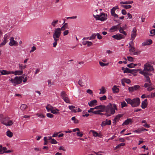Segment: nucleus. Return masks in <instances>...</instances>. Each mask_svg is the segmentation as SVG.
I'll return each mask as SVG.
<instances>
[{
  "label": "nucleus",
  "mask_w": 155,
  "mask_h": 155,
  "mask_svg": "<svg viewBox=\"0 0 155 155\" xmlns=\"http://www.w3.org/2000/svg\"><path fill=\"white\" fill-rule=\"evenodd\" d=\"M59 110L57 109H54L53 108L51 110V112L52 113L54 114H59Z\"/></svg>",
  "instance_id": "20"
},
{
  "label": "nucleus",
  "mask_w": 155,
  "mask_h": 155,
  "mask_svg": "<svg viewBox=\"0 0 155 155\" xmlns=\"http://www.w3.org/2000/svg\"><path fill=\"white\" fill-rule=\"evenodd\" d=\"M52 137L51 136H49L48 137H44V141H45V140H50L51 141L52 139Z\"/></svg>",
  "instance_id": "40"
},
{
  "label": "nucleus",
  "mask_w": 155,
  "mask_h": 155,
  "mask_svg": "<svg viewBox=\"0 0 155 155\" xmlns=\"http://www.w3.org/2000/svg\"><path fill=\"white\" fill-rule=\"evenodd\" d=\"M152 43V41L151 40V39H149L147 41L146 43H144V45H149Z\"/></svg>",
  "instance_id": "41"
},
{
  "label": "nucleus",
  "mask_w": 155,
  "mask_h": 155,
  "mask_svg": "<svg viewBox=\"0 0 155 155\" xmlns=\"http://www.w3.org/2000/svg\"><path fill=\"white\" fill-rule=\"evenodd\" d=\"M61 98L64 101L67 103H70V100L68 97L67 95L64 91H62L61 93Z\"/></svg>",
  "instance_id": "7"
},
{
  "label": "nucleus",
  "mask_w": 155,
  "mask_h": 155,
  "mask_svg": "<svg viewBox=\"0 0 155 155\" xmlns=\"http://www.w3.org/2000/svg\"><path fill=\"white\" fill-rule=\"evenodd\" d=\"M141 70V69H130V73H131L132 74H135L136 73L137 71H140Z\"/></svg>",
  "instance_id": "25"
},
{
  "label": "nucleus",
  "mask_w": 155,
  "mask_h": 155,
  "mask_svg": "<svg viewBox=\"0 0 155 155\" xmlns=\"http://www.w3.org/2000/svg\"><path fill=\"white\" fill-rule=\"evenodd\" d=\"M34 150L36 151H39L41 150V148L39 147H35L34 148Z\"/></svg>",
  "instance_id": "63"
},
{
  "label": "nucleus",
  "mask_w": 155,
  "mask_h": 155,
  "mask_svg": "<svg viewBox=\"0 0 155 155\" xmlns=\"http://www.w3.org/2000/svg\"><path fill=\"white\" fill-rule=\"evenodd\" d=\"M139 87V86L138 85H135L133 87H129L128 88V90L130 92H132L138 89Z\"/></svg>",
  "instance_id": "11"
},
{
  "label": "nucleus",
  "mask_w": 155,
  "mask_h": 155,
  "mask_svg": "<svg viewBox=\"0 0 155 155\" xmlns=\"http://www.w3.org/2000/svg\"><path fill=\"white\" fill-rule=\"evenodd\" d=\"M47 117L51 118H52L54 117V115L50 113H47Z\"/></svg>",
  "instance_id": "56"
},
{
  "label": "nucleus",
  "mask_w": 155,
  "mask_h": 155,
  "mask_svg": "<svg viewBox=\"0 0 155 155\" xmlns=\"http://www.w3.org/2000/svg\"><path fill=\"white\" fill-rule=\"evenodd\" d=\"M142 132V130L141 128H138L137 130H134L133 132L135 133H136L137 134H140Z\"/></svg>",
  "instance_id": "43"
},
{
  "label": "nucleus",
  "mask_w": 155,
  "mask_h": 155,
  "mask_svg": "<svg viewBox=\"0 0 155 155\" xmlns=\"http://www.w3.org/2000/svg\"><path fill=\"white\" fill-rule=\"evenodd\" d=\"M114 93H117L119 91V89L117 87V86L114 85L112 88Z\"/></svg>",
  "instance_id": "21"
},
{
  "label": "nucleus",
  "mask_w": 155,
  "mask_h": 155,
  "mask_svg": "<svg viewBox=\"0 0 155 155\" xmlns=\"http://www.w3.org/2000/svg\"><path fill=\"white\" fill-rule=\"evenodd\" d=\"M71 120L74 121V123L75 124H77L79 123L78 120L76 119L75 117H72L71 118Z\"/></svg>",
  "instance_id": "44"
},
{
  "label": "nucleus",
  "mask_w": 155,
  "mask_h": 155,
  "mask_svg": "<svg viewBox=\"0 0 155 155\" xmlns=\"http://www.w3.org/2000/svg\"><path fill=\"white\" fill-rule=\"evenodd\" d=\"M36 49V48L35 46H33L31 48V49L30 51V53H32L34 51H35Z\"/></svg>",
  "instance_id": "64"
},
{
  "label": "nucleus",
  "mask_w": 155,
  "mask_h": 155,
  "mask_svg": "<svg viewBox=\"0 0 155 155\" xmlns=\"http://www.w3.org/2000/svg\"><path fill=\"white\" fill-rule=\"evenodd\" d=\"M103 112V110H95L93 111V112H92V113L95 114H101L103 115V114L102 113H100L101 112Z\"/></svg>",
  "instance_id": "28"
},
{
  "label": "nucleus",
  "mask_w": 155,
  "mask_h": 155,
  "mask_svg": "<svg viewBox=\"0 0 155 155\" xmlns=\"http://www.w3.org/2000/svg\"><path fill=\"white\" fill-rule=\"evenodd\" d=\"M137 30L135 28L133 29L132 31L131 34V39L132 40L131 42L130 43L133 42V41L134 40L136 35Z\"/></svg>",
  "instance_id": "10"
},
{
  "label": "nucleus",
  "mask_w": 155,
  "mask_h": 155,
  "mask_svg": "<svg viewBox=\"0 0 155 155\" xmlns=\"http://www.w3.org/2000/svg\"><path fill=\"white\" fill-rule=\"evenodd\" d=\"M50 142L52 144H56L57 143V141L54 139H52L51 141H50Z\"/></svg>",
  "instance_id": "52"
},
{
  "label": "nucleus",
  "mask_w": 155,
  "mask_h": 155,
  "mask_svg": "<svg viewBox=\"0 0 155 155\" xmlns=\"http://www.w3.org/2000/svg\"><path fill=\"white\" fill-rule=\"evenodd\" d=\"M139 73L143 75L145 78V81L147 82H149L150 83L151 82L150 80L149 76H151L152 74L150 73H146L143 72H139Z\"/></svg>",
  "instance_id": "8"
},
{
  "label": "nucleus",
  "mask_w": 155,
  "mask_h": 155,
  "mask_svg": "<svg viewBox=\"0 0 155 155\" xmlns=\"http://www.w3.org/2000/svg\"><path fill=\"white\" fill-rule=\"evenodd\" d=\"M123 7L126 9H129L131 8L132 6L131 5H123Z\"/></svg>",
  "instance_id": "57"
},
{
  "label": "nucleus",
  "mask_w": 155,
  "mask_h": 155,
  "mask_svg": "<svg viewBox=\"0 0 155 155\" xmlns=\"http://www.w3.org/2000/svg\"><path fill=\"white\" fill-rule=\"evenodd\" d=\"M107 15L105 13H101L100 15H94V17L97 20H100L103 21L106 20L107 18Z\"/></svg>",
  "instance_id": "5"
},
{
  "label": "nucleus",
  "mask_w": 155,
  "mask_h": 155,
  "mask_svg": "<svg viewBox=\"0 0 155 155\" xmlns=\"http://www.w3.org/2000/svg\"><path fill=\"white\" fill-rule=\"evenodd\" d=\"M123 81H124L125 83L127 84H129L131 82L130 80L128 79L124 78L123 79Z\"/></svg>",
  "instance_id": "51"
},
{
  "label": "nucleus",
  "mask_w": 155,
  "mask_h": 155,
  "mask_svg": "<svg viewBox=\"0 0 155 155\" xmlns=\"http://www.w3.org/2000/svg\"><path fill=\"white\" fill-rule=\"evenodd\" d=\"M121 108H123L124 107H127V104L125 101H123L121 103Z\"/></svg>",
  "instance_id": "34"
},
{
  "label": "nucleus",
  "mask_w": 155,
  "mask_h": 155,
  "mask_svg": "<svg viewBox=\"0 0 155 155\" xmlns=\"http://www.w3.org/2000/svg\"><path fill=\"white\" fill-rule=\"evenodd\" d=\"M125 101L128 104H130L132 107H138L140 103V100L139 98L136 97L131 99L129 98L125 99Z\"/></svg>",
  "instance_id": "2"
},
{
  "label": "nucleus",
  "mask_w": 155,
  "mask_h": 155,
  "mask_svg": "<svg viewBox=\"0 0 155 155\" xmlns=\"http://www.w3.org/2000/svg\"><path fill=\"white\" fill-rule=\"evenodd\" d=\"M91 132L93 134V135L95 137H100V135L96 132L93 130H91Z\"/></svg>",
  "instance_id": "24"
},
{
  "label": "nucleus",
  "mask_w": 155,
  "mask_h": 155,
  "mask_svg": "<svg viewBox=\"0 0 155 155\" xmlns=\"http://www.w3.org/2000/svg\"><path fill=\"white\" fill-rule=\"evenodd\" d=\"M105 106L103 105H100L96 106L94 108V109H100L98 110H103V112L105 110Z\"/></svg>",
  "instance_id": "14"
},
{
  "label": "nucleus",
  "mask_w": 155,
  "mask_h": 155,
  "mask_svg": "<svg viewBox=\"0 0 155 155\" xmlns=\"http://www.w3.org/2000/svg\"><path fill=\"white\" fill-rule=\"evenodd\" d=\"M130 43L129 44V48H130L129 49V51L130 52H134V51L135 50V48L131 46V45L130 44Z\"/></svg>",
  "instance_id": "37"
},
{
  "label": "nucleus",
  "mask_w": 155,
  "mask_h": 155,
  "mask_svg": "<svg viewBox=\"0 0 155 155\" xmlns=\"http://www.w3.org/2000/svg\"><path fill=\"white\" fill-rule=\"evenodd\" d=\"M46 108L48 111L49 112L50 111H51V110L52 109L53 107L51 105L48 104L46 106Z\"/></svg>",
  "instance_id": "32"
},
{
  "label": "nucleus",
  "mask_w": 155,
  "mask_h": 155,
  "mask_svg": "<svg viewBox=\"0 0 155 155\" xmlns=\"http://www.w3.org/2000/svg\"><path fill=\"white\" fill-rule=\"evenodd\" d=\"M9 119V118L8 117H6L5 118H4L1 120V123L4 124L5 125V123L6 124L7 122L8 121V120Z\"/></svg>",
  "instance_id": "19"
},
{
  "label": "nucleus",
  "mask_w": 155,
  "mask_h": 155,
  "mask_svg": "<svg viewBox=\"0 0 155 155\" xmlns=\"http://www.w3.org/2000/svg\"><path fill=\"white\" fill-rule=\"evenodd\" d=\"M7 42V40H6L5 39H4V40L3 41L1 44H0V47H1L2 46L4 45Z\"/></svg>",
  "instance_id": "48"
},
{
  "label": "nucleus",
  "mask_w": 155,
  "mask_h": 155,
  "mask_svg": "<svg viewBox=\"0 0 155 155\" xmlns=\"http://www.w3.org/2000/svg\"><path fill=\"white\" fill-rule=\"evenodd\" d=\"M153 71L154 68L153 66L148 63H147L144 65L143 70H141L139 72H143L146 73H150V72Z\"/></svg>",
  "instance_id": "3"
},
{
  "label": "nucleus",
  "mask_w": 155,
  "mask_h": 155,
  "mask_svg": "<svg viewBox=\"0 0 155 155\" xmlns=\"http://www.w3.org/2000/svg\"><path fill=\"white\" fill-rule=\"evenodd\" d=\"M12 151L11 150H7V152L4 151L3 150L2 148H0V154H2L4 153H8L12 152Z\"/></svg>",
  "instance_id": "27"
},
{
  "label": "nucleus",
  "mask_w": 155,
  "mask_h": 155,
  "mask_svg": "<svg viewBox=\"0 0 155 155\" xmlns=\"http://www.w3.org/2000/svg\"><path fill=\"white\" fill-rule=\"evenodd\" d=\"M83 133H81L80 132L78 131L77 132V135L79 137H82L83 135Z\"/></svg>",
  "instance_id": "55"
},
{
  "label": "nucleus",
  "mask_w": 155,
  "mask_h": 155,
  "mask_svg": "<svg viewBox=\"0 0 155 155\" xmlns=\"http://www.w3.org/2000/svg\"><path fill=\"white\" fill-rule=\"evenodd\" d=\"M137 65H140L139 64H134L133 63H131L130 64H127V66L129 68H132L134 67L135 66Z\"/></svg>",
  "instance_id": "26"
},
{
  "label": "nucleus",
  "mask_w": 155,
  "mask_h": 155,
  "mask_svg": "<svg viewBox=\"0 0 155 155\" xmlns=\"http://www.w3.org/2000/svg\"><path fill=\"white\" fill-rule=\"evenodd\" d=\"M96 36V34H93L92 35L89 37V40H92L94 39L95 38Z\"/></svg>",
  "instance_id": "46"
},
{
  "label": "nucleus",
  "mask_w": 155,
  "mask_h": 155,
  "mask_svg": "<svg viewBox=\"0 0 155 155\" xmlns=\"http://www.w3.org/2000/svg\"><path fill=\"white\" fill-rule=\"evenodd\" d=\"M115 110H117L116 105L115 104H109L106 107L105 106L106 113L104 115L107 117L110 116L115 113Z\"/></svg>",
  "instance_id": "1"
},
{
  "label": "nucleus",
  "mask_w": 155,
  "mask_h": 155,
  "mask_svg": "<svg viewBox=\"0 0 155 155\" xmlns=\"http://www.w3.org/2000/svg\"><path fill=\"white\" fill-rule=\"evenodd\" d=\"M150 33L152 35H155V29H153L150 31Z\"/></svg>",
  "instance_id": "59"
},
{
  "label": "nucleus",
  "mask_w": 155,
  "mask_h": 155,
  "mask_svg": "<svg viewBox=\"0 0 155 155\" xmlns=\"http://www.w3.org/2000/svg\"><path fill=\"white\" fill-rule=\"evenodd\" d=\"M0 73L2 75L10 74H11V71L3 70H0Z\"/></svg>",
  "instance_id": "16"
},
{
  "label": "nucleus",
  "mask_w": 155,
  "mask_h": 155,
  "mask_svg": "<svg viewBox=\"0 0 155 155\" xmlns=\"http://www.w3.org/2000/svg\"><path fill=\"white\" fill-rule=\"evenodd\" d=\"M14 74L15 75H21L23 74V71L22 70L16 71H12L11 74Z\"/></svg>",
  "instance_id": "17"
},
{
  "label": "nucleus",
  "mask_w": 155,
  "mask_h": 155,
  "mask_svg": "<svg viewBox=\"0 0 155 155\" xmlns=\"http://www.w3.org/2000/svg\"><path fill=\"white\" fill-rule=\"evenodd\" d=\"M18 66L19 69L21 70H22V69L25 68L26 67V65H23L22 64H18Z\"/></svg>",
  "instance_id": "29"
},
{
  "label": "nucleus",
  "mask_w": 155,
  "mask_h": 155,
  "mask_svg": "<svg viewBox=\"0 0 155 155\" xmlns=\"http://www.w3.org/2000/svg\"><path fill=\"white\" fill-rule=\"evenodd\" d=\"M54 42L53 43V46L54 47H56L57 45V42L59 41V39H54Z\"/></svg>",
  "instance_id": "47"
},
{
  "label": "nucleus",
  "mask_w": 155,
  "mask_h": 155,
  "mask_svg": "<svg viewBox=\"0 0 155 155\" xmlns=\"http://www.w3.org/2000/svg\"><path fill=\"white\" fill-rule=\"evenodd\" d=\"M68 23H65L63 25L61 28H60V29H61V31H64L65 30L66 28H68Z\"/></svg>",
  "instance_id": "22"
},
{
  "label": "nucleus",
  "mask_w": 155,
  "mask_h": 155,
  "mask_svg": "<svg viewBox=\"0 0 155 155\" xmlns=\"http://www.w3.org/2000/svg\"><path fill=\"white\" fill-rule=\"evenodd\" d=\"M100 94H104L106 91L105 88L104 87H102L100 89Z\"/></svg>",
  "instance_id": "39"
},
{
  "label": "nucleus",
  "mask_w": 155,
  "mask_h": 155,
  "mask_svg": "<svg viewBox=\"0 0 155 155\" xmlns=\"http://www.w3.org/2000/svg\"><path fill=\"white\" fill-rule=\"evenodd\" d=\"M69 33V30H67L63 32L64 36H65L68 35Z\"/></svg>",
  "instance_id": "61"
},
{
  "label": "nucleus",
  "mask_w": 155,
  "mask_h": 155,
  "mask_svg": "<svg viewBox=\"0 0 155 155\" xmlns=\"http://www.w3.org/2000/svg\"><path fill=\"white\" fill-rule=\"evenodd\" d=\"M13 124V122L11 120H8V121L7 122L6 124L5 123V125L6 126H11Z\"/></svg>",
  "instance_id": "35"
},
{
  "label": "nucleus",
  "mask_w": 155,
  "mask_h": 155,
  "mask_svg": "<svg viewBox=\"0 0 155 155\" xmlns=\"http://www.w3.org/2000/svg\"><path fill=\"white\" fill-rule=\"evenodd\" d=\"M122 116V115L120 114H118L117 115L114 119V122H115L117 120H118Z\"/></svg>",
  "instance_id": "23"
},
{
  "label": "nucleus",
  "mask_w": 155,
  "mask_h": 155,
  "mask_svg": "<svg viewBox=\"0 0 155 155\" xmlns=\"http://www.w3.org/2000/svg\"><path fill=\"white\" fill-rule=\"evenodd\" d=\"M127 58L128 60L129 61H131V62H132V61H133L134 59L133 57H130V56H128V57H127Z\"/></svg>",
  "instance_id": "54"
},
{
  "label": "nucleus",
  "mask_w": 155,
  "mask_h": 155,
  "mask_svg": "<svg viewBox=\"0 0 155 155\" xmlns=\"http://www.w3.org/2000/svg\"><path fill=\"white\" fill-rule=\"evenodd\" d=\"M106 97L105 95H104L102 97H100V99L101 101H103L106 100Z\"/></svg>",
  "instance_id": "62"
},
{
  "label": "nucleus",
  "mask_w": 155,
  "mask_h": 155,
  "mask_svg": "<svg viewBox=\"0 0 155 155\" xmlns=\"http://www.w3.org/2000/svg\"><path fill=\"white\" fill-rule=\"evenodd\" d=\"M10 42L9 43V45L11 46L13 45H18V43L14 40L13 37H12L10 38Z\"/></svg>",
  "instance_id": "12"
},
{
  "label": "nucleus",
  "mask_w": 155,
  "mask_h": 155,
  "mask_svg": "<svg viewBox=\"0 0 155 155\" xmlns=\"http://www.w3.org/2000/svg\"><path fill=\"white\" fill-rule=\"evenodd\" d=\"M27 107L26 105L25 104H22L20 108L21 110H25Z\"/></svg>",
  "instance_id": "38"
},
{
  "label": "nucleus",
  "mask_w": 155,
  "mask_h": 155,
  "mask_svg": "<svg viewBox=\"0 0 155 155\" xmlns=\"http://www.w3.org/2000/svg\"><path fill=\"white\" fill-rule=\"evenodd\" d=\"M130 69L128 68H126L124 71V73H130Z\"/></svg>",
  "instance_id": "50"
},
{
  "label": "nucleus",
  "mask_w": 155,
  "mask_h": 155,
  "mask_svg": "<svg viewBox=\"0 0 155 155\" xmlns=\"http://www.w3.org/2000/svg\"><path fill=\"white\" fill-rule=\"evenodd\" d=\"M152 85V84L151 82H150V83L149 82L146 83L144 84V87H149Z\"/></svg>",
  "instance_id": "45"
},
{
  "label": "nucleus",
  "mask_w": 155,
  "mask_h": 155,
  "mask_svg": "<svg viewBox=\"0 0 155 155\" xmlns=\"http://www.w3.org/2000/svg\"><path fill=\"white\" fill-rule=\"evenodd\" d=\"M6 135L10 137H11L13 136V133L10 130H8L6 132Z\"/></svg>",
  "instance_id": "33"
},
{
  "label": "nucleus",
  "mask_w": 155,
  "mask_h": 155,
  "mask_svg": "<svg viewBox=\"0 0 155 155\" xmlns=\"http://www.w3.org/2000/svg\"><path fill=\"white\" fill-rule=\"evenodd\" d=\"M78 84L81 87L83 86V83L81 80H79L78 81Z\"/></svg>",
  "instance_id": "53"
},
{
  "label": "nucleus",
  "mask_w": 155,
  "mask_h": 155,
  "mask_svg": "<svg viewBox=\"0 0 155 155\" xmlns=\"http://www.w3.org/2000/svg\"><path fill=\"white\" fill-rule=\"evenodd\" d=\"M118 8L116 6L113 7L111 10V15L115 13V10Z\"/></svg>",
  "instance_id": "31"
},
{
  "label": "nucleus",
  "mask_w": 155,
  "mask_h": 155,
  "mask_svg": "<svg viewBox=\"0 0 155 155\" xmlns=\"http://www.w3.org/2000/svg\"><path fill=\"white\" fill-rule=\"evenodd\" d=\"M118 26V25H117V26H112L111 27V28H110V30L112 32H113V31H112V30H117L118 28V27H117Z\"/></svg>",
  "instance_id": "42"
},
{
  "label": "nucleus",
  "mask_w": 155,
  "mask_h": 155,
  "mask_svg": "<svg viewBox=\"0 0 155 155\" xmlns=\"http://www.w3.org/2000/svg\"><path fill=\"white\" fill-rule=\"evenodd\" d=\"M99 64L100 65L102 66V67H104L106 66H107L108 65L109 63H104L100 61L99 62Z\"/></svg>",
  "instance_id": "49"
},
{
  "label": "nucleus",
  "mask_w": 155,
  "mask_h": 155,
  "mask_svg": "<svg viewBox=\"0 0 155 155\" xmlns=\"http://www.w3.org/2000/svg\"><path fill=\"white\" fill-rule=\"evenodd\" d=\"M58 20H54L51 23V25L54 27L56 26V25L58 24Z\"/></svg>",
  "instance_id": "30"
},
{
  "label": "nucleus",
  "mask_w": 155,
  "mask_h": 155,
  "mask_svg": "<svg viewBox=\"0 0 155 155\" xmlns=\"http://www.w3.org/2000/svg\"><path fill=\"white\" fill-rule=\"evenodd\" d=\"M24 77V75H22L20 77L16 76L15 78H12L11 80H9V81L14 84V86H15L16 85L21 84L22 82Z\"/></svg>",
  "instance_id": "4"
},
{
  "label": "nucleus",
  "mask_w": 155,
  "mask_h": 155,
  "mask_svg": "<svg viewBox=\"0 0 155 155\" xmlns=\"http://www.w3.org/2000/svg\"><path fill=\"white\" fill-rule=\"evenodd\" d=\"M147 100L145 99L144 101H142L141 107L142 109H144L147 107Z\"/></svg>",
  "instance_id": "13"
},
{
  "label": "nucleus",
  "mask_w": 155,
  "mask_h": 155,
  "mask_svg": "<svg viewBox=\"0 0 155 155\" xmlns=\"http://www.w3.org/2000/svg\"><path fill=\"white\" fill-rule=\"evenodd\" d=\"M132 123V120L131 119L129 118L127 119L123 123L122 125H127L130 123Z\"/></svg>",
  "instance_id": "18"
},
{
  "label": "nucleus",
  "mask_w": 155,
  "mask_h": 155,
  "mask_svg": "<svg viewBox=\"0 0 155 155\" xmlns=\"http://www.w3.org/2000/svg\"><path fill=\"white\" fill-rule=\"evenodd\" d=\"M96 34V36L97 38L99 39H101L102 38V36L99 33H97Z\"/></svg>",
  "instance_id": "60"
},
{
  "label": "nucleus",
  "mask_w": 155,
  "mask_h": 155,
  "mask_svg": "<svg viewBox=\"0 0 155 155\" xmlns=\"http://www.w3.org/2000/svg\"><path fill=\"white\" fill-rule=\"evenodd\" d=\"M97 101L96 100L91 101L88 102V105L90 107H92L94 105H97Z\"/></svg>",
  "instance_id": "15"
},
{
  "label": "nucleus",
  "mask_w": 155,
  "mask_h": 155,
  "mask_svg": "<svg viewBox=\"0 0 155 155\" xmlns=\"http://www.w3.org/2000/svg\"><path fill=\"white\" fill-rule=\"evenodd\" d=\"M133 3V1H126V2H121L120 3L121 4H132Z\"/></svg>",
  "instance_id": "36"
},
{
  "label": "nucleus",
  "mask_w": 155,
  "mask_h": 155,
  "mask_svg": "<svg viewBox=\"0 0 155 155\" xmlns=\"http://www.w3.org/2000/svg\"><path fill=\"white\" fill-rule=\"evenodd\" d=\"M61 30L60 28H57L54 31V33L53 34V36L54 39H58L61 36Z\"/></svg>",
  "instance_id": "6"
},
{
  "label": "nucleus",
  "mask_w": 155,
  "mask_h": 155,
  "mask_svg": "<svg viewBox=\"0 0 155 155\" xmlns=\"http://www.w3.org/2000/svg\"><path fill=\"white\" fill-rule=\"evenodd\" d=\"M112 37L117 40H119L124 38H125L124 35H122L120 34H117L116 35H114L112 36Z\"/></svg>",
  "instance_id": "9"
},
{
  "label": "nucleus",
  "mask_w": 155,
  "mask_h": 155,
  "mask_svg": "<svg viewBox=\"0 0 155 155\" xmlns=\"http://www.w3.org/2000/svg\"><path fill=\"white\" fill-rule=\"evenodd\" d=\"M9 35L8 34H5L4 36V39L7 40V39L8 38V37Z\"/></svg>",
  "instance_id": "58"
}]
</instances>
